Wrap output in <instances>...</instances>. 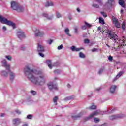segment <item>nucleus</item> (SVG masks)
I'll return each mask as SVG.
<instances>
[{
	"label": "nucleus",
	"instance_id": "obj_1",
	"mask_svg": "<svg viewBox=\"0 0 126 126\" xmlns=\"http://www.w3.org/2000/svg\"><path fill=\"white\" fill-rule=\"evenodd\" d=\"M25 74L32 82L36 85H44L46 83L45 77L41 75V71L30 69L26 66L24 68Z\"/></svg>",
	"mask_w": 126,
	"mask_h": 126
},
{
	"label": "nucleus",
	"instance_id": "obj_2",
	"mask_svg": "<svg viewBox=\"0 0 126 126\" xmlns=\"http://www.w3.org/2000/svg\"><path fill=\"white\" fill-rule=\"evenodd\" d=\"M0 22L3 24H7V25H9V26H12L14 29L15 28V24L14 23L3 17L1 15H0Z\"/></svg>",
	"mask_w": 126,
	"mask_h": 126
},
{
	"label": "nucleus",
	"instance_id": "obj_3",
	"mask_svg": "<svg viewBox=\"0 0 126 126\" xmlns=\"http://www.w3.org/2000/svg\"><path fill=\"white\" fill-rule=\"evenodd\" d=\"M11 8L13 10H16L18 12H22L24 11V8L21 6H19L18 4L14 1L11 3Z\"/></svg>",
	"mask_w": 126,
	"mask_h": 126
},
{
	"label": "nucleus",
	"instance_id": "obj_4",
	"mask_svg": "<svg viewBox=\"0 0 126 126\" xmlns=\"http://www.w3.org/2000/svg\"><path fill=\"white\" fill-rule=\"evenodd\" d=\"M106 33L108 38H110V39L112 40V41L113 40L114 43L117 42V39H118V35H117V34H115L114 32L110 30L107 31Z\"/></svg>",
	"mask_w": 126,
	"mask_h": 126
},
{
	"label": "nucleus",
	"instance_id": "obj_5",
	"mask_svg": "<svg viewBox=\"0 0 126 126\" xmlns=\"http://www.w3.org/2000/svg\"><path fill=\"white\" fill-rule=\"evenodd\" d=\"M37 52L39 53V56L40 57H42V58H44L45 55L43 53L45 52V49L44 48V46L41 44H38V47H37Z\"/></svg>",
	"mask_w": 126,
	"mask_h": 126
},
{
	"label": "nucleus",
	"instance_id": "obj_6",
	"mask_svg": "<svg viewBox=\"0 0 126 126\" xmlns=\"http://www.w3.org/2000/svg\"><path fill=\"white\" fill-rule=\"evenodd\" d=\"M47 86L50 90H58V86L56 84H54V83L50 82L47 83Z\"/></svg>",
	"mask_w": 126,
	"mask_h": 126
},
{
	"label": "nucleus",
	"instance_id": "obj_7",
	"mask_svg": "<svg viewBox=\"0 0 126 126\" xmlns=\"http://www.w3.org/2000/svg\"><path fill=\"white\" fill-rule=\"evenodd\" d=\"M34 33L35 37H43L45 35V32L43 31L38 29L34 31Z\"/></svg>",
	"mask_w": 126,
	"mask_h": 126
},
{
	"label": "nucleus",
	"instance_id": "obj_8",
	"mask_svg": "<svg viewBox=\"0 0 126 126\" xmlns=\"http://www.w3.org/2000/svg\"><path fill=\"white\" fill-rule=\"evenodd\" d=\"M122 118H124V115L123 114L112 115L109 117V119L111 121H114V120H117V119H122Z\"/></svg>",
	"mask_w": 126,
	"mask_h": 126
},
{
	"label": "nucleus",
	"instance_id": "obj_9",
	"mask_svg": "<svg viewBox=\"0 0 126 126\" xmlns=\"http://www.w3.org/2000/svg\"><path fill=\"white\" fill-rule=\"evenodd\" d=\"M114 0H108L107 2L104 5L105 8H107V9L111 8V7L113 6V3H114Z\"/></svg>",
	"mask_w": 126,
	"mask_h": 126
},
{
	"label": "nucleus",
	"instance_id": "obj_10",
	"mask_svg": "<svg viewBox=\"0 0 126 126\" xmlns=\"http://www.w3.org/2000/svg\"><path fill=\"white\" fill-rule=\"evenodd\" d=\"M100 114H101V111L100 110H96L88 116L87 119V120H90V119H92V118H94V116H98V115H99Z\"/></svg>",
	"mask_w": 126,
	"mask_h": 126
},
{
	"label": "nucleus",
	"instance_id": "obj_11",
	"mask_svg": "<svg viewBox=\"0 0 126 126\" xmlns=\"http://www.w3.org/2000/svg\"><path fill=\"white\" fill-rule=\"evenodd\" d=\"M2 64L4 67H5L6 69L8 70V71H9V70L10 69V65L9 64H7V62H6V60H3L2 61Z\"/></svg>",
	"mask_w": 126,
	"mask_h": 126
},
{
	"label": "nucleus",
	"instance_id": "obj_12",
	"mask_svg": "<svg viewBox=\"0 0 126 126\" xmlns=\"http://www.w3.org/2000/svg\"><path fill=\"white\" fill-rule=\"evenodd\" d=\"M17 36L18 38H19V39H20V40L24 39V38H25V35L24 34V32L22 31L17 32Z\"/></svg>",
	"mask_w": 126,
	"mask_h": 126
},
{
	"label": "nucleus",
	"instance_id": "obj_13",
	"mask_svg": "<svg viewBox=\"0 0 126 126\" xmlns=\"http://www.w3.org/2000/svg\"><path fill=\"white\" fill-rule=\"evenodd\" d=\"M117 87V86L116 85H112L110 87L109 92L110 93H111V94H114V93H115V91H116Z\"/></svg>",
	"mask_w": 126,
	"mask_h": 126
},
{
	"label": "nucleus",
	"instance_id": "obj_14",
	"mask_svg": "<svg viewBox=\"0 0 126 126\" xmlns=\"http://www.w3.org/2000/svg\"><path fill=\"white\" fill-rule=\"evenodd\" d=\"M70 49L72 52H79V51L82 49L81 48H77L75 46H71Z\"/></svg>",
	"mask_w": 126,
	"mask_h": 126
},
{
	"label": "nucleus",
	"instance_id": "obj_15",
	"mask_svg": "<svg viewBox=\"0 0 126 126\" xmlns=\"http://www.w3.org/2000/svg\"><path fill=\"white\" fill-rule=\"evenodd\" d=\"M124 73H125L124 71L119 72L117 75L116 76V77H115L113 79V82H114V81H116L117 79H119V78H120V77H121L123 75V74H124Z\"/></svg>",
	"mask_w": 126,
	"mask_h": 126
},
{
	"label": "nucleus",
	"instance_id": "obj_16",
	"mask_svg": "<svg viewBox=\"0 0 126 126\" xmlns=\"http://www.w3.org/2000/svg\"><path fill=\"white\" fill-rule=\"evenodd\" d=\"M124 73H125L124 71L119 72L117 75L116 76V77H115L113 79V82H114V81H116L117 79H119V78H120V77H121L123 75V74H124Z\"/></svg>",
	"mask_w": 126,
	"mask_h": 126
},
{
	"label": "nucleus",
	"instance_id": "obj_17",
	"mask_svg": "<svg viewBox=\"0 0 126 126\" xmlns=\"http://www.w3.org/2000/svg\"><path fill=\"white\" fill-rule=\"evenodd\" d=\"M20 119L19 118H16L13 120V125H14V126H18V125L20 124Z\"/></svg>",
	"mask_w": 126,
	"mask_h": 126
},
{
	"label": "nucleus",
	"instance_id": "obj_18",
	"mask_svg": "<svg viewBox=\"0 0 126 126\" xmlns=\"http://www.w3.org/2000/svg\"><path fill=\"white\" fill-rule=\"evenodd\" d=\"M82 115H83V112H80L77 115L72 116V118L73 119V120H77V119H79V118H81V117L82 116Z\"/></svg>",
	"mask_w": 126,
	"mask_h": 126
},
{
	"label": "nucleus",
	"instance_id": "obj_19",
	"mask_svg": "<svg viewBox=\"0 0 126 126\" xmlns=\"http://www.w3.org/2000/svg\"><path fill=\"white\" fill-rule=\"evenodd\" d=\"M8 71L10 75V80H13V79H14V77H15V74H14L13 72L10 71V69H9V71Z\"/></svg>",
	"mask_w": 126,
	"mask_h": 126
},
{
	"label": "nucleus",
	"instance_id": "obj_20",
	"mask_svg": "<svg viewBox=\"0 0 126 126\" xmlns=\"http://www.w3.org/2000/svg\"><path fill=\"white\" fill-rule=\"evenodd\" d=\"M42 15L44 16V17H46V18H47V19H48L49 20H51V19H53V18H54V15L49 16L48 14L46 13H43Z\"/></svg>",
	"mask_w": 126,
	"mask_h": 126
},
{
	"label": "nucleus",
	"instance_id": "obj_21",
	"mask_svg": "<svg viewBox=\"0 0 126 126\" xmlns=\"http://www.w3.org/2000/svg\"><path fill=\"white\" fill-rule=\"evenodd\" d=\"M64 32L66 35H67L68 37H71V35L70 34V33H69V29H68V28H66L64 30Z\"/></svg>",
	"mask_w": 126,
	"mask_h": 126
},
{
	"label": "nucleus",
	"instance_id": "obj_22",
	"mask_svg": "<svg viewBox=\"0 0 126 126\" xmlns=\"http://www.w3.org/2000/svg\"><path fill=\"white\" fill-rule=\"evenodd\" d=\"M46 63L48 64V67L50 69H52V61L51 60H47L46 61Z\"/></svg>",
	"mask_w": 126,
	"mask_h": 126
},
{
	"label": "nucleus",
	"instance_id": "obj_23",
	"mask_svg": "<svg viewBox=\"0 0 126 126\" xmlns=\"http://www.w3.org/2000/svg\"><path fill=\"white\" fill-rule=\"evenodd\" d=\"M59 98L58 96H55V97L53 98V103H54L55 106H58V103H57V101H58Z\"/></svg>",
	"mask_w": 126,
	"mask_h": 126
},
{
	"label": "nucleus",
	"instance_id": "obj_24",
	"mask_svg": "<svg viewBox=\"0 0 126 126\" xmlns=\"http://www.w3.org/2000/svg\"><path fill=\"white\" fill-rule=\"evenodd\" d=\"M1 74L2 76H4V77H7V75H8V74L5 71H2Z\"/></svg>",
	"mask_w": 126,
	"mask_h": 126
},
{
	"label": "nucleus",
	"instance_id": "obj_25",
	"mask_svg": "<svg viewBox=\"0 0 126 126\" xmlns=\"http://www.w3.org/2000/svg\"><path fill=\"white\" fill-rule=\"evenodd\" d=\"M53 5H54V3H53V2H47L46 3L45 6H46V7H48V6H53Z\"/></svg>",
	"mask_w": 126,
	"mask_h": 126
},
{
	"label": "nucleus",
	"instance_id": "obj_26",
	"mask_svg": "<svg viewBox=\"0 0 126 126\" xmlns=\"http://www.w3.org/2000/svg\"><path fill=\"white\" fill-rule=\"evenodd\" d=\"M125 2L123 0H119V4L121 5L122 7H125V5L124 4Z\"/></svg>",
	"mask_w": 126,
	"mask_h": 126
},
{
	"label": "nucleus",
	"instance_id": "obj_27",
	"mask_svg": "<svg viewBox=\"0 0 126 126\" xmlns=\"http://www.w3.org/2000/svg\"><path fill=\"white\" fill-rule=\"evenodd\" d=\"M99 23H101V24H105V21H104L103 18L101 17L99 18Z\"/></svg>",
	"mask_w": 126,
	"mask_h": 126
},
{
	"label": "nucleus",
	"instance_id": "obj_28",
	"mask_svg": "<svg viewBox=\"0 0 126 126\" xmlns=\"http://www.w3.org/2000/svg\"><path fill=\"white\" fill-rule=\"evenodd\" d=\"M97 107L96 105L93 104L91 106L88 108L89 110H95Z\"/></svg>",
	"mask_w": 126,
	"mask_h": 126
},
{
	"label": "nucleus",
	"instance_id": "obj_29",
	"mask_svg": "<svg viewBox=\"0 0 126 126\" xmlns=\"http://www.w3.org/2000/svg\"><path fill=\"white\" fill-rule=\"evenodd\" d=\"M84 23H85L86 27L88 28H90V27H91V26H92V25H91L90 24L86 22V21H85Z\"/></svg>",
	"mask_w": 126,
	"mask_h": 126
},
{
	"label": "nucleus",
	"instance_id": "obj_30",
	"mask_svg": "<svg viewBox=\"0 0 126 126\" xmlns=\"http://www.w3.org/2000/svg\"><path fill=\"white\" fill-rule=\"evenodd\" d=\"M79 57H80V58L84 59V58H85V55L82 52H80L79 53Z\"/></svg>",
	"mask_w": 126,
	"mask_h": 126
},
{
	"label": "nucleus",
	"instance_id": "obj_31",
	"mask_svg": "<svg viewBox=\"0 0 126 126\" xmlns=\"http://www.w3.org/2000/svg\"><path fill=\"white\" fill-rule=\"evenodd\" d=\"M121 27H122L123 30H126V24H125V22H123Z\"/></svg>",
	"mask_w": 126,
	"mask_h": 126
},
{
	"label": "nucleus",
	"instance_id": "obj_32",
	"mask_svg": "<svg viewBox=\"0 0 126 126\" xmlns=\"http://www.w3.org/2000/svg\"><path fill=\"white\" fill-rule=\"evenodd\" d=\"M96 2L98 3L100 5H103V3L102 2V0H96Z\"/></svg>",
	"mask_w": 126,
	"mask_h": 126
},
{
	"label": "nucleus",
	"instance_id": "obj_33",
	"mask_svg": "<svg viewBox=\"0 0 126 126\" xmlns=\"http://www.w3.org/2000/svg\"><path fill=\"white\" fill-rule=\"evenodd\" d=\"M92 6L93 7H95V8H99V7H100V6H99V5H98L97 4H95V3L93 4L92 5Z\"/></svg>",
	"mask_w": 126,
	"mask_h": 126
},
{
	"label": "nucleus",
	"instance_id": "obj_34",
	"mask_svg": "<svg viewBox=\"0 0 126 126\" xmlns=\"http://www.w3.org/2000/svg\"><path fill=\"white\" fill-rule=\"evenodd\" d=\"M112 20H113L114 23L118 22V20L117 19H116V17L114 16H112Z\"/></svg>",
	"mask_w": 126,
	"mask_h": 126
},
{
	"label": "nucleus",
	"instance_id": "obj_35",
	"mask_svg": "<svg viewBox=\"0 0 126 126\" xmlns=\"http://www.w3.org/2000/svg\"><path fill=\"white\" fill-rule=\"evenodd\" d=\"M84 43L85 44H89V43H90V41L89 40V39L86 38L84 40Z\"/></svg>",
	"mask_w": 126,
	"mask_h": 126
},
{
	"label": "nucleus",
	"instance_id": "obj_36",
	"mask_svg": "<svg viewBox=\"0 0 126 126\" xmlns=\"http://www.w3.org/2000/svg\"><path fill=\"white\" fill-rule=\"evenodd\" d=\"M94 123H99L100 122V119H99V118H94Z\"/></svg>",
	"mask_w": 126,
	"mask_h": 126
},
{
	"label": "nucleus",
	"instance_id": "obj_37",
	"mask_svg": "<svg viewBox=\"0 0 126 126\" xmlns=\"http://www.w3.org/2000/svg\"><path fill=\"white\" fill-rule=\"evenodd\" d=\"M103 71H104V68H101L99 71H98V74H101L103 73Z\"/></svg>",
	"mask_w": 126,
	"mask_h": 126
},
{
	"label": "nucleus",
	"instance_id": "obj_38",
	"mask_svg": "<svg viewBox=\"0 0 126 126\" xmlns=\"http://www.w3.org/2000/svg\"><path fill=\"white\" fill-rule=\"evenodd\" d=\"M55 74H59L61 73V70H56L54 71Z\"/></svg>",
	"mask_w": 126,
	"mask_h": 126
},
{
	"label": "nucleus",
	"instance_id": "obj_39",
	"mask_svg": "<svg viewBox=\"0 0 126 126\" xmlns=\"http://www.w3.org/2000/svg\"><path fill=\"white\" fill-rule=\"evenodd\" d=\"M33 117V116H32V115L31 114H29L27 116V119H30L31 120V119H32V117Z\"/></svg>",
	"mask_w": 126,
	"mask_h": 126
},
{
	"label": "nucleus",
	"instance_id": "obj_40",
	"mask_svg": "<svg viewBox=\"0 0 126 126\" xmlns=\"http://www.w3.org/2000/svg\"><path fill=\"white\" fill-rule=\"evenodd\" d=\"M47 44L51 45L53 43V40L50 39V40H47Z\"/></svg>",
	"mask_w": 126,
	"mask_h": 126
},
{
	"label": "nucleus",
	"instance_id": "obj_41",
	"mask_svg": "<svg viewBox=\"0 0 126 126\" xmlns=\"http://www.w3.org/2000/svg\"><path fill=\"white\" fill-rule=\"evenodd\" d=\"M71 99H72V96H69L67 97H66L65 98V101H68L69 100H71Z\"/></svg>",
	"mask_w": 126,
	"mask_h": 126
},
{
	"label": "nucleus",
	"instance_id": "obj_42",
	"mask_svg": "<svg viewBox=\"0 0 126 126\" xmlns=\"http://www.w3.org/2000/svg\"><path fill=\"white\" fill-rule=\"evenodd\" d=\"M56 16L58 18H60V17H62V15H61V14H60L58 12L56 13Z\"/></svg>",
	"mask_w": 126,
	"mask_h": 126
},
{
	"label": "nucleus",
	"instance_id": "obj_43",
	"mask_svg": "<svg viewBox=\"0 0 126 126\" xmlns=\"http://www.w3.org/2000/svg\"><path fill=\"white\" fill-rule=\"evenodd\" d=\"M114 24L115 25V26H116V27H119L120 26V23H119L118 21L114 23Z\"/></svg>",
	"mask_w": 126,
	"mask_h": 126
},
{
	"label": "nucleus",
	"instance_id": "obj_44",
	"mask_svg": "<svg viewBox=\"0 0 126 126\" xmlns=\"http://www.w3.org/2000/svg\"><path fill=\"white\" fill-rule=\"evenodd\" d=\"M74 31L76 34H77L78 33V29L77 28V27H75L74 28Z\"/></svg>",
	"mask_w": 126,
	"mask_h": 126
},
{
	"label": "nucleus",
	"instance_id": "obj_45",
	"mask_svg": "<svg viewBox=\"0 0 126 126\" xmlns=\"http://www.w3.org/2000/svg\"><path fill=\"white\" fill-rule=\"evenodd\" d=\"M31 93H32V95H36L37 94V92L35 91H31Z\"/></svg>",
	"mask_w": 126,
	"mask_h": 126
},
{
	"label": "nucleus",
	"instance_id": "obj_46",
	"mask_svg": "<svg viewBox=\"0 0 126 126\" xmlns=\"http://www.w3.org/2000/svg\"><path fill=\"white\" fill-rule=\"evenodd\" d=\"M6 58L8 61H11V59H12L10 56H6Z\"/></svg>",
	"mask_w": 126,
	"mask_h": 126
},
{
	"label": "nucleus",
	"instance_id": "obj_47",
	"mask_svg": "<svg viewBox=\"0 0 126 126\" xmlns=\"http://www.w3.org/2000/svg\"><path fill=\"white\" fill-rule=\"evenodd\" d=\"M101 14H102V15H103L104 16V17H107V14H106V13L104 12H101Z\"/></svg>",
	"mask_w": 126,
	"mask_h": 126
},
{
	"label": "nucleus",
	"instance_id": "obj_48",
	"mask_svg": "<svg viewBox=\"0 0 126 126\" xmlns=\"http://www.w3.org/2000/svg\"><path fill=\"white\" fill-rule=\"evenodd\" d=\"M81 29H82L83 30H86L87 29V27L86 26V25H84V26H82Z\"/></svg>",
	"mask_w": 126,
	"mask_h": 126
},
{
	"label": "nucleus",
	"instance_id": "obj_49",
	"mask_svg": "<svg viewBox=\"0 0 126 126\" xmlns=\"http://www.w3.org/2000/svg\"><path fill=\"white\" fill-rule=\"evenodd\" d=\"M63 44H61L60 46H59L57 47V49H58V50H62V49H63Z\"/></svg>",
	"mask_w": 126,
	"mask_h": 126
},
{
	"label": "nucleus",
	"instance_id": "obj_50",
	"mask_svg": "<svg viewBox=\"0 0 126 126\" xmlns=\"http://www.w3.org/2000/svg\"><path fill=\"white\" fill-rule=\"evenodd\" d=\"M20 50H21V51H25V47H24V45L21 46Z\"/></svg>",
	"mask_w": 126,
	"mask_h": 126
},
{
	"label": "nucleus",
	"instance_id": "obj_51",
	"mask_svg": "<svg viewBox=\"0 0 126 126\" xmlns=\"http://www.w3.org/2000/svg\"><path fill=\"white\" fill-rule=\"evenodd\" d=\"M97 51H98V49H97V48H94V49H92V52L93 53H94L95 52H97Z\"/></svg>",
	"mask_w": 126,
	"mask_h": 126
},
{
	"label": "nucleus",
	"instance_id": "obj_52",
	"mask_svg": "<svg viewBox=\"0 0 126 126\" xmlns=\"http://www.w3.org/2000/svg\"><path fill=\"white\" fill-rule=\"evenodd\" d=\"M7 28H6V27H5V26H3V27H2V30H3V31H6V30H7Z\"/></svg>",
	"mask_w": 126,
	"mask_h": 126
},
{
	"label": "nucleus",
	"instance_id": "obj_53",
	"mask_svg": "<svg viewBox=\"0 0 126 126\" xmlns=\"http://www.w3.org/2000/svg\"><path fill=\"white\" fill-rule=\"evenodd\" d=\"M15 112L17 114H18V115H20V114H21V112L18 110H16Z\"/></svg>",
	"mask_w": 126,
	"mask_h": 126
},
{
	"label": "nucleus",
	"instance_id": "obj_54",
	"mask_svg": "<svg viewBox=\"0 0 126 126\" xmlns=\"http://www.w3.org/2000/svg\"><path fill=\"white\" fill-rule=\"evenodd\" d=\"M108 60H109V61H113V57H112V56H109V57H108Z\"/></svg>",
	"mask_w": 126,
	"mask_h": 126
},
{
	"label": "nucleus",
	"instance_id": "obj_55",
	"mask_svg": "<svg viewBox=\"0 0 126 126\" xmlns=\"http://www.w3.org/2000/svg\"><path fill=\"white\" fill-rule=\"evenodd\" d=\"M114 111H115V109H112L110 111H108V113H109L110 114H112V113H113L114 112Z\"/></svg>",
	"mask_w": 126,
	"mask_h": 126
},
{
	"label": "nucleus",
	"instance_id": "obj_56",
	"mask_svg": "<svg viewBox=\"0 0 126 126\" xmlns=\"http://www.w3.org/2000/svg\"><path fill=\"white\" fill-rule=\"evenodd\" d=\"M101 89H102V88H97V89H96V90L97 91H100V90H101Z\"/></svg>",
	"mask_w": 126,
	"mask_h": 126
},
{
	"label": "nucleus",
	"instance_id": "obj_57",
	"mask_svg": "<svg viewBox=\"0 0 126 126\" xmlns=\"http://www.w3.org/2000/svg\"><path fill=\"white\" fill-rule=\"evenodd\" d=\"M4 115H5L4 113H1L0 117H4Z\"/></svg>",
	"mask_w": 126,
	"mask_h": 126
},
{
	"label": "nucleus",
	"instance_id": "obj_58",
	"mask_svg": "<svg viewBox=\"0 0 126 126\" xmlns=\"http://www.w3.org/2000/svg\"><path fill=\"white\" fill-rule=\"evenodd\" d=\"M77 11L78 12H80V9L79 8H77Z\"/></svg>",
	"mask_w": 126,
	"mask_h": 126
},
{
	"label": "nucleus",
	"instance_id": "obj_59",
	"mask_svg": "<svg viewBox=\"0 0 126 126\" xmlns=\"http://www.w3.org/2000/svg\"><path fill=\"white\" fill-rule=\"evenodd\" d=\"M67 86L68 88H70V85H69V84H67Z\"/></svg>",
	"mask_w": 126,
	"mask_h": 126
},
{
	"label": "nucleus",
	"instance_id": "obj_60",
	"mask_svg": "<svg viewBox=\"0 0 126 126\" xmlns=\"http://www.w3.org/2000/svg\"><path fill=\"white\" fill-rule=\"evenodd\" d=\"M23 126H28V125L27 124H24L23 125Z\"/></svg>",
	"mask_w": 126,
	"mask_h": 126
},
{
	"label": "nucleus",
	"instance_id": "obj_61",
	"mask_svg": "<svg viewBox=\"0 0 126 126\" xmlns=\"http://www.w3.org/2000/svg\"><path fill=\"white\" fill-rule=\"evenodd\" d=\"M97 29H98V30H101V27H98V28H97Z\"/></svg>",
	"mask_w": 126,
	"mask_h": 126
},
{
	"label": "nucleus",
	"instance_id": "obj_62",
	"mask_svg": "<svg viewBox=\"0 0 126 126\" xmlns=\"http://www.w3.org/2000/svg\"><path fill=\"white\" fill-rule=\"evenodd\" d=\"M123 12H124V10H121V13H123Z\"/></svg>",
	"mask_w": 126,
	"mask_h": 126
},
{
	"label": "nucleus",
	"instance_id": "obj_63",
	"mask_svg": "<svg viewBox=\"0 0 126 126\" xmlns=\"http://www.w3.org/2000/svg\"><path fill=\"white\" fill-rule=\"evenodd\" d=\"M106 45L107 47H108L109 48H110V45H108V44H106Z\"/></svg>",
	"mask_w": 126,
	"mask_h": 126
},
{
	"label": "nucleus",
	"instance_id": "obj_64",
	"mask_svg": "<svg viewBox=\"0 0 126 126\" xmlns=\"http://www.w3.org/2000/svg\"><path fill=\"white\" fill-rule=\"evenodd\" d=\"M83 38H85V35H83Z\"/></svg>",
	"mask_w": 126,
	"mask_h": 126
}]
</instances>
